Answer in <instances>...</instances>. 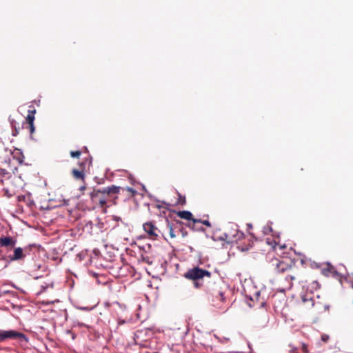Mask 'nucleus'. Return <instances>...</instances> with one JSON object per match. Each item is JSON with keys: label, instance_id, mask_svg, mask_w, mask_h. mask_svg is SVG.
<instances>
[{"label": "nucleus", "instance_id": "obj_1", "mask_svg": "<svg viewBox=\"0 0 353 353\" xmlns=\"http://www.w3.org/2000/svg\"><path fill=\"white\" fill-rule=\"evenodd\" d=\"M120 190L121 187L114 185L101 189H94L90 194L91 201L95 206L105 210L116 203Z\"/></svg>", "mask_w": 353, "mask_h": 353}, {"label": "nucleus", "instance_id": "obj_2", "mask_svg": "<svg viewBox=\"0 0 353 353\" xmlns=\"http://www.w3.org/2000/svg\"><path fill=\"white\" fill-rule=\"evenodd\" d=\"M211 275V272L206 270H203L199 267H194L191 269H189L184 274V277L187 279L193 281L194 286L196 288H201L203 287V283L201 282V280L205 277L210 278Z\"/></svg>", "mask_w": 353, "mask_h": 353}, {"label": "nucleus", "instance_id": "obj_3", "mask_svg": "<svg viewBox=\"0 0 353 353\" xmlns=\"http://www.w3.org/2000/svg\"><path fill=\"white\" fill-rule=\"evenodd\" d=\"M295 263L293 261H290V263H288L283 259H280L278 258H272L270 261V266L271 269L276 273H283L288 271L294 265Z\"/></svg>", "mask_w": 353, "mask_h": 353}, {"label": "nucleus", "instance_id": "obj_4", "mask_svg": "<svg viewBox=\"0 0 353 353\" xmlns=\"http://www.w3.org/2000/svg\"><path fill=\"white\" fill-rule=\"evenodd\" d=\"M8 339H17L28 341V338L22 332L16 330H0V343Z\"/></svg>", "mask_w": 353, "mask_h": 353}, {"label": "nucleus", "instance_id": "obj_5", "mask_svg": "<svg viewBox=\"0 0 353 353\" xmlns=\"http://www.w3.org/2000/svg\"><path fill=\"white\" fill-rule=\"evenodd\" d=\"M87 163L88 160L85 159L79 163V169H72L71 174L74 179L81 181L82 182L85 181V170Z\"/></svg>", "mask_w": 353, "mask_h": 353}, {"label": "nucleus", "instance_id": "obj_6", "mask_svg": "<svg viewBox=\"0 0 353 353\" xmlns=\"http://www.w3.org/2000/svg\"><path fill=\"white\" fill-rule=\"evenodd\" d=\"M27 250V248H15L13 250V254L9 255L8 259L11 261L23 260L26 256Z\"/></svg>", "mask_w": 353, "mask_h": 353}, {"label": "nucleus", "instance_id": "obj_7", "mask_svg": "<svg viewBox=\"0 0 353 353\" xmlns=\"http://www.w3.org/2000/svg\"><path fill=\"white\" fill-rule=\"evenodd\" d=\"M36 113V110L33 106H30V109L28 111V115L26 117V122L28 124V127L30 130V134H32L34 132V114Z\"/></svg>", "mask_w": 353, "mask_h": 353}, {"label": "nucleus", "instance_id": "obj_8", "mask_svg": "<svg viewBox=\"0 0 353 353\" xmlns=\"http://www.w3.org/2000/svg\"><path fill=\"white\" fill-rule=\"evenodd\" d=\"M143 228L144 231L149 235L151 239H157L158 236V234L157 233L158 229L152 221L145 223L143 225Z\"/></svg>", "mask_w": 353, "mask_h": 353}, {"label": "nucleus", "instance_id": "obj_9", "mask_svg": "<svg viewBox=\"0 0 353 353\" xmlns=\"http://www.w3.org/2000/svg\"><path fill=\"white\" fill-rule=\"evenodd\" d=\"M224 236L221 237V239L226 241L228 243H233L234 241H237V239H240L241 236H243V233H239L237 230H234L232 232H225L224 233Z\"/></svg>", "mask_w": 353, "mask_h": 353}, {"label": "nucleus", "instance_id": "obj_10", "mask_svg": "<svg viewBox=\"0 0 353 353\" xmlns=\"http://www.w3.org/2000/svg\"><path fill=\"white\" fill-rule=\"evenodd\" d=\"M211 296V300L213 302L220 301L221 302L225 301V296L223 292L219 288H214L212 292H208Z\"/></svg>", "mask_w": 353, "mask_h": 353}, {"label": "nucleus", "instance_id": "obj_11", "mask_svg": "<svg viewBox=\"0 0 353 353\" xmlns=\"http://www.w3.org/2000/svg\"><path fill=\"white\" fill-rule=\"evenodd\" d=\"M177 216L183 219L188 220V221H192L193 225H194L197 222H200L201 219H196L193 217L192 214L186 210L183 211H179L177 212Z\"/></svg>", "mask_w": 353, "mask_h": 353}, {"label": "nucleus", "instance_id": "obj_12", "mask_svg": "<svg viewBox=\"0 0 353 353\" xmlns=\"http://www.w3.org/2000/svg\"><path fill=\"white\" fill-rule=\"evenodd\" d=\"M16 244V240L12 236L0 237V245L1 247L12 248Z\"/></svg>", "mask_w": 353, "mask_h": 353}, {"label": "nucleus", "instance_id": "obj_13", "mask_svg": "<svg viewBox=\"0 0 353 353\" xmlns=\"http://www.w3.org/2000/svg\"><path fill=\"white\" fill-rule=\"evenodd\" d=\"M12 155L14 159H16L19 164H22L24 161V156L20 149L15 148L12 152H9Z\"/></svg>", "mask_w": 353, "mask_h": 353}, {"label": "nucleus", "instance_id": "obj_14", "mask_svg": "<svg viewBox=\"0 0 353 353\" xmlns=\"http://www.w3.org/2000/svg\"><path fill=\"white\" fill-rule=\"evenodd\" d=\"M301 300L303 305L307 308L312 307L314 305V300L311 296H308L307 294L303 295Z\"/></svg>", "mask_w": 353, "mask_h": 353}, {"label": "nucleus", "instance_id": "obj_15", "mask_svg": "<svg viewBox=\"0 0 353 353\" xmlns=\"http://www.w3.org/2000/svg\"><path fill=\"white\" fill-rule=\"evenodd\" d=\"M266 243H267V244L270 245L274 250H276L277 248H279V249L285 248V245H283V246L279 245L278 244V242L275 239H272L270 238L266 239Z\"/></svg>", "mask_w": 353, "mask_h": 353}, {"label": "nucleus", "instance_id": "obj_16", "mask_svg": "<svg viewBox=\"0 0 353 353\" xmlns=\"http://www.w3.org/2000/svg\"><path fill=\"white\" fill-rule=\"evenodd\" d=\"M8 154V150L4 143L0 139V159L5 158Z\"/></svg>", "mask_w": 353, "mask_h": 353}, {"label": "nucleus", "instance_id": "obj_17", "mask_svg": "<svg viewBox=\"0 0 353 353\" xmlns=\"http://www.w3.org/2000/svg\"><path fill=\"white\" fill-rule=\"evenodd\" d=\"M168 229L169 232V236L171 239H174L176 236V232H179V230H176V228H173L169 223H168Z\"/></svg>", "mask_w": 353, "mask_h": 353}, {"label": "nucleus", "instance_id": "obj_18", "mask_svg": "<svg viewBox=\"0 0 353 353\" xmlns=\"http://www.w3.org/2000/svg\"><path fill=\"white\" fill-rule=\"evenodd\" d=\"M11 176L10 172L7 168H0V176L3 178H9Z\"/></svg>", "mask_w": 353, "mask_h": 353}, {"label": "nucleus", "instance_id": "obj_19", "mask_svg": "<svg viewBox=\"0 0 353 353\" xmlns=\"http://www.w3.org/2000/svg\"><path fill=\"white\" fill-rule=\"evenodd\" d=\"M178 195H179V199H178L177 203L180 204L181 205H184L186 203L185 196H183L179 193H178Z\"/></svg>", "mask_w": 353, "mask_h": 353}, {"label": "nucleus", "instance_id": "obj_20", "mask_svg": "<svg viewBox=\"0 0 353 353\" xmlns=\"http://www.w3.org/2000/svg\"><path fill=\"white\" fill-rule=\"evenodd\" d=\"M70 154L72 158L79 159L81 154V152L80 150L70 151Z\"/></svg>", "mask_w": 353, "mask_h": 353}, {"label": "nucleus", "instance_id": "obj_21", "mask_svg": "<svg viewBox=\"0 0 353 353\" xmlns=\"http://www.w3.org/2000/svg\"><path fill=\"white\" fill-rule=\"evenodd\" d=\"M121 189L123 190H125L126 191L130 192L132 196H134L135 194L137 193V191L135 190H134L133 188H130V187H127L125 189H123V188H121Z\"/></svg>", "mask_w": 353, "mask_h": 353}, {"label": "nucleus", "instance_id": "obj_22", "mask_svg": "<svg viewBox=\"0 0 353 353\" xmlns=\"http://www.w3.org/2000/svg\"><path fill=\"white\" fill-rule=\"evenodd\" d=\"M330 339V336L329 335L327 334H323L321 335V340L324 342V343H327Z\"/></svg>", "mask_w": 353, "mask_h": 353}, {"label": "nucleus", "instance_id": "obj_23", "mask_svg": "<svg viewBox=\"0 0 353 353\" xmlns=\"http://www.w3.org/2000/svg\"><path fill=\"white\" fill-rule=\"evenodd\" d=\"M301 350L304 353H310L309 350L307 349V345L305 343H302V345H301Z\"/></svg>", "mask_w": 353, "mask_h": 353}, {"label": "nucleus", "instance_id": "obj_24", "mask_svg": "<svg viewBox=\"0 0 353 353\" xmlns=\"http://www.w3.org/2000/svg\"><path fill=\"white\" fill-rule=\"evenodd\" d=\"M199 223H203V225L208 226V227H211V223L208 220H204V221H201L199 222Z\"/></svg>", "mask_w": 353, "mask_h": 353}, {"label": "nucleus", "instance_id": "obj_25", "mask_svg": "<svg viewBox=\"0 0 353 353\" xmlns=\"http://www.w3.org/2000/svg\"><path fill=\"white\" fill-rule=\"evenodd\" d=\"M86 187L85 185H81L80 188H79V190L81 191H83L84 190H85Z\"/></svg>", "mask_w": 353, "mask_h": 353}, {"label": "nucleus", "instance_id": "obj_26", "mask_svg": "<svg viewBox=\"0 0 353 353\" xmlns=\"http://www.w3.org/2000/svg\"><path fill=\"white\" fill-rule=\"evenodd\" d=\"M18 134V130L15 128L14 132H12L14 136H16Z\"/></svg>", "mask_w": 353, "mask_h": 353}, {"label": "nucleus", "instance_id": "obj_27", "mask_svg": "<svg viewBox=\"0 0 353 353\" xmlns=\"http://www.w3.org/2000/svg\"><path fill=\"white\" fill-rule=\"evenodd\" d=\"M7 163L8 168H9V169L11 170L12 168H11L10 165V161L8 163Z\"/></svg>", "mask_w": 353, "mask_h": 353}, {"label": "nucleus", "instance_id": "obj_28", "mask_svg": "<svg viewBox=\"0 0 353 353\" xmlns=\"http://www.w3.org/2000/svg\"><path fill=\"white\" fill-rule=\"evenodd\" d=\"M290 279H291V280H294L295 278H294V276H290Z\"/></svg>", "mask_w": 353, "mask_h": 353}, {"label": "nucleus", "instance_id": "obj_29", "mask_svg": "<svg viewBox=\"0 0 353 353\" xmlns=\"http://www.w3.org/2000/svg\"><path fill=\"white\" fill-rule=\"evenodd\" d=\"M297 350V348H293L292 351L295 352Z\"/></svg>", "mask_w": 353, "mask_h": 353}]
</instances>
